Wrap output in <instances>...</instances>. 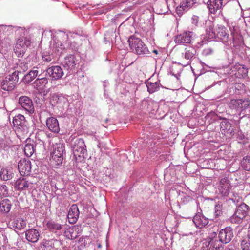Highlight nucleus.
<instances>
[{"mask_svg": "<svg viewBox=\"0 0 250 250\" xmlns=\"http://www.w3.org/2000/svg\"><path fill=\"white\" fill-rule=\"evenodd\" d=\"M220 119H225V118H224V117H220Z\"/></svg>", "mask_w": 250, "mask_h": 250, "instance_id": "obj_63", "label": "nucleus"}, {"mask_svg": "<svg viewBox=\"0 0 250 250\" xmlns=\"http://www.w3.org/2000/svg\"><path fill=\"white\" fill-rule=\"evenodd\" d=\"M47 83L48 79L44 77L36 79L33 83V86L37 90H42Z\"/></svg>", "mask_w": 250, "mask_h": 250, "instance_id": "obj_25", "label": "nucleus"}, {"mask_svg": "<svg viewBox=\"0 0 250 250\" xmlns=\"http://www.w3.org/2000/svg\"><path fill=\"white\" fill-rule=\"evenodd\" d=\"M220 206H216L215 207V213L216 216L219 215V214H220Z\"/></svg>", "mask_w": 250, "mask_h": 250, "instance_id": "obj_49", "label": "nucleus"}, {"mask_svg": "<svg viewBox=\"0 0 250 250\" xmlns=\"http://www.w3.org/2000/svg\"><path fill=\"white\" fill-rule=\"evenodd\" d=\"M196 53V50L194 47L190 46H186L184 52L181 54L178 63L183 66L190 64L192 60L195 58Z\"/></svg>", "mask_w": 250, "mask_h": 250, "instance_id": "obj_4", "label": "nucleus"}, {"mask_svg": "<svg viewBox=\"0 0 250 250\" xmlns=\"http://www.w3.org/2000/svg\"><path fill=\"white\" fill-rule=\"evenodd\" d=\"M217 37L223 38L227 40L229 35L226 33V28L223 26H219L216 28Z\"/></svg>", "mask_w": 250, "mask_h": 250, "instance_id": "obj_34", "label": "nucleus"}, {"mask_svg": "<svg viewBox=\"0 0 250 250\" xmlns=\"http://www.w3.org/2000/svg\"><path fill=\"white\" fill-rule=\"evenodd\" d=\"M36 60V58L34 57H30L29 56L27 57L24 61L25 64H27V65L29 67H31L34 66V65L35 64V60Z\"/></svg>", "mask_w": 250, "mask_h": 250, "instance_id": "obj_43", "label": "nucleus"}, {"mask_svg": "<svg viewBox=\"0 0 250 250\" xmlns=\"http://www.w3.org/2000/svg\"><path fill=\"white\" fill-rule=\"evenodd\" d=\"M193 222L197 228H202L208 224V219L203 214L198 212L194 216Z\"/></svg>", "mask_w": 250, "mask_h": 250, "instance_id": "obj_17", "label": "nucleus"}, {"mask_svg": "<svg viewBox=\"0 0 250 250\" xmlns=\"http://www.w3.org/2000/svg\"><path fill=\"white\" fill-rule=\"evenodd\" d=\"M209 245L210 246L209 250H223V249L220 242L217 240H211Z\"/></svg>", "mask_w": 250, "mask_h": 250, "instance_id": "obj_35", "label": "nucleus"}, {"mask_svg": "<svg viewBox=\"0 0 250 250\" xmlns=\"http://www.w3.org/2000/svg\"><path fill=\"white\" fill-rule=\"evenodd\" d=\"M223 0H208L207 6L209 12L215 14L216 12L223 6Z\"/></svg>", "mask_w": 250, "mask_h": 250, "instance_id": "obj_18", "label": "nucleus"}, {"mask_svg": "<svg viewBox=\"0 0 250 250\" xmlns=\"http://www.w3.org/2000/svg\"><path fill=\"white\" fill-rule=\"evenodd\" d=\"M47 228L51 231L56 232L58 230H61L63 225L54 221H49L47 224Z\"/></svg>", "mask_w": 250, "mask_h": 250, "instance_id": "obj_32", "label": "nucleus"}, {"mask_svg": "<svg viewBox=\"0 0 250 250\" xmlns=\"http://www.w3.org/2000/svg\"><path fill=\"white\" fill-rule=\"evenodd\" d=\"M19 71H15L8 75L1 83V88L5 91H11L15 87L19 80Z\"/></svg>", "mask_w": 250, "mask_h": 250, "instance_id": "obj_5", "label": "nucleus"}, {"mask_svg": "<svg viewBox=\"0 0 250 250\" xmlns=\"http://www.w3.org/2000/svg\"><path fill=\"white\" fill-rule=\"evenodd\" d=\"M8 194L7 188L6 185L0 186V195L1 196H6Z\"/></svg>", "mask_w": 250, "mask_h": 250, "instance_id": "obj_45", "label": "nucleus"}, {"mask_svg": "<svg viewBox=\"0 0 250 250\" xmlns=\"http://www.w3.org/2000/svg\"><path fill=\"white\" fill-rule=\"evenodd\" d=\"M1 178L5 181L11 179L12 177V173L9 172L7 168H2L0 171Z\"/></svg>", "mask_w": 250, "mask_h": 250, "instance_id": "obj_38", "label": "nucleus"}, {"mask_svg": "<svg viewBox=\"0 0 250 250\" xmlns=\"http://www.w3.org/2000/svg\"><path fill=\"white\" fill-rule=\"evenodd\" d=\"M234 94L236 95L243 96L247 92V87L243 83H236L232 87Z\"/></svg>", "mask_w": 250, "mask_h": 250, "instance_id": "obj_21", "label": "nucleus"}, {"mask_svg": "<svg viewBox=\"0 0 250 250\" xmlns=\"http://www.w3.org/2000/svg\"><path fill=\"white\" fill-rule=\"evenodd\" d=\"M35 143L30 138L26 139L24 151L25 155L28 157H31L35 152Z\"/></svg>", "mask_w": 250, "mask_h": 250, "instance_id": "obj_19", "label": "nucleus"}, {"mask_svg": "<svg viewBox=\"0 0 250 250\" xmlns=\"http://www.w3.org/2000/svg\"><path fill=\"white\" fill-rule=\"evenodd\" d=\"M231 127V124L226 120L222 121L220 124V128L225 132H228L230 130Z\"/></svg>", "mask_w": 250, "mask_h": 250, "instance_id": "obj_41", "label": "nucleus"}, {"mask_svg": "<svg viewBox=\"0 0 250 250\" xmlns=\"http://www.w3.org/2000/svg\"><path fill=\"white\" fill-rule=\"evenodd\" d=\"M31 43L30 37L21 36L16 40L14 47V51L18 57H21L25 54L27 48Z\"/></svg>", "mask_w": 250, "mask_h": 250, "instance_id": "obj_3", "label": "nucleus"}, {"mask_svg": "<svg viewBox=\"0 0 250 250\" xmlns=\"http://www.w3.org/2000/svg\"><path fill=\"white\" fill-rule=\"evenodd\" d=\"M206 33L208 35V38L209 39L214 38V33H213V30H214V23L210 20L206 21Z\"/></svg>", "mask_w": 250, "mask_h": 250, "instance_id": "obj_29", "label": "nucleus"}, {"mask_svg": "<svg viewBox=\"0 0 250 250\" xmlns=\"http://www.w3.org/2000/svg\"><path fill=\"white\" fill-rule=\"evenodd\" d=\"M146 85L147 88V91L149 93H153L158 91L160 88L159 83L157 82L151 83L148 82Z\"/></svg>", "mask_w": 250, "mask_h": 250, "instance_id": "obj_36", "label": "nucleus"}, {"mask_svg": "<svg viewBox=\"0 0 250 250\" xmlns=\"http://www.w3.org/2000/svg\"><path fill=\"white\" fill-rule=\"evenodd\" d=\"M12 203L10 200L8 199H3L0 203V211L8 213L10 211Z\"/></svg>", "mask_w": 250, "mask_h": 250, "instance_id": "obj_26", "label": "nucleus"}, {"mask_svg": "<svg viewBox=\"0 0 250 250\" xmlns=\"http://www.w3.org/2000/svg\"><path fill=\"white\" fill-rule=\"evenodd\" d=\"M126 21H130V22H133L134 23V19L133 18H131L130 17H129V18H128L127 19H126Z\"/></svg>", "mask_w": 250, "mask_h": 250, "instance_id": "obj_51", "label": "nucleus"}, {"mask_svg": "<svg viewBox=\"0 0 250 250\" xmlns=\"http://www.w3.org/2000/svg\"><path fill=\"white\" fill-rule=\"evenodd\" d=\"M73 154L76 158L84 157L86 153V146L83 139H76L72 146Z\"/></svg>", "mask_w": 250, "mask_h": 250, "instance_id": "obj_6", "label": "nucleus"}, {"mask_svg": "<svg viewBox=\"0 0 250 250\" xmlns=\"http://www.w3.org/2000/svg\"><path fill=\"white\" fill-rule=\"evenodd\" d=\"M241 165L243 168L247 171L250 170V156H246L241 161Z\"/></svg>", "mask_w": 250, "mask_h": 250, "instance_id": "obj_39", "label": "nucleus"}, {"mask_svg": "<svg viewBox=\"0 0 250 250\" xmlns=\"http://www.w3.org/2000/svg\"><path fill=\"white\" fill-rule=\"evenodd\" d=\"M196 0H186L181 2L180 5L176 8V12L177 14L181 17L185 11H188L192 7L195 3Z\"/></svg>", "mask_w": 250, "mask_h": 250, "instance_id": "obj_14", "label": "nucleus"}, {"mask_svg": "<svg viewBox=\"0 0 250 250\" xmlns=\"http://www.w3.org/2000/svg\"><path fill=\"white\" fill-rule=\"evenodd\" d=\"M230 189L229 180L226 178H222L219 186V190L221 194L224 196H228L229 194Z\"/></svg>", "mask_w": 250, "mask_h": 250, "instance_id": "obj_16", "label": "nucleus"}, {"mask_svg": "<svg viewBox=\"0 0 250 250\" xmlns=\"http://www.w3.org/2000/svg\"><path fill=\"white\" fill-rule=\"evenodd\" d=\"M75 57L73 55H70L65 58L63 65L67 69H71L75 66Z\"/></svg>", "mask_w": 250, "mask_h": 250, "instance_id": "obj_30", "label": "nucleus"}, {"mask_svg": "<svg viewBox=\"0 0 250 250\" xmlns=\"http://www.w3.org/2000/svg\"><path fill=\"white\" fill-rule=\"evenodd\" d=\"M37 69V67H33V69L30 70L29 72L25 76L24 79L26 83H29L31 82L37 77L38 74V71Z\"/></svg>", "mask_w": 250, "mask_h": 250, "instance_id": "obj_31", "label": "nucleus"}, {"mask_svg": "<svg viewBox=\"0 0 250 250\" xmlns=\"http://www.w3.org/2000/svg\"><path fill=\"white\" fill-rule=\"evenodd\" d=\"M244 137V136L243 135H240L239 137V139H243Z\"/></svg>", "mask_w": 250, "mask_h": 250, "instance_id": "obj_57", "label": "nucleus"}, {"mask_svg": "<svg viewBox=\"0 0 250 250\" xmlns=\"http://www.w3.org/2000/svg\"><path fill=\"white\" fill-rule=\"evenodd\" d=\"M149 102H150L146 101H144L143 104H147Z\"/></svg>", "mask_w": 250, "mask_h": 250, "instance_id": "obj_58", "label": "nucleus"}, {"mask_svg": "<svg viewBox=\"0 0 250 250\" xmlns=\"http://www.w3.org/2000/svg\"><path fill=\"white\" fill-rule=\"evenodd\" d=\"M199 17L196 15H193L191 18V23L196 26H198Z\"/></svg>", "mask_w": 250, "mask_h": 250, "instance_id": "obj_46", "label": "nucleus"}, {"mask_svg": "<svg viewBox=\"0 0 250 250\" xmlns=\"http://www.w3.org/2000/svg\"><path fill=\"white\" fill-rule=\"evenodd\" d=\"M153 52H154V53H157V50H154L153 51Z\"/></svg>", "mask_w": 250, "mask_h": 250, "instance_id": "obj_61", "label": "nucleus"}, {"mask_svg": "<svg viewBox=\"0 0 250 250\" xmlns=\"http://www.w3.org/2000/svg\"><path fill=\"white\" fill-rule=\"evenodd\" d=\"M140 39L134 36H131L128 39L127 42L129 44L130 51L136 53V49Z\"/></svg>", "mask_w": 250, "mask_h": 250, "instance_id": "obj_24", "label": "nucleus"}, {"mask_svg": "<svg viewBox=\"0 0 250 250\" xmlns=\"http://www.w3.org/2000/svg\"><path fill=\"white\" fill-rule=\"evenodd\" d=\"M18 118H19V120L21 121V123H22V121H23L25 119V118L23 115L19 114L18 116H17Z\"/></svg>", "mask_w": 250, "mask_h": 250, "instance_id": "obj_50", "label": "nucleus"}, {"mask_svg": "<svg viewBox=\"0 0 250 250\" xmlns=\"http://www.w3.org/2000/svg\"><path fill=\"white\" fill-rule=\"evenodd\" d=\"M193 35V33L192 32H184L176 36L174 41L176 44L190 43Z\"/></svg>", "mask_w": 250, "mask_h": 250, "instance_id": "obj_12", "label": "nucleus"}, {"mask_svg": "<svg viewBox=\"0 0 250 250\" xmlns=\"http://www.w3.org/2000/svg\"><path fill=\"white\" fill-rule=\"evenodd\" d=\"M248 69L243 65L235 64L232 67L230 74L234 75L237 78H244L248 75Z\"/></svg>", "mask_w": 250, "mask_h": 250, "instance_id": "obj_9", "label": "nucleus"}, {"mask_svg": "<svg viewBox=\"0 0 250 250\" xmlns=\"http://www.w3.org/2000/svg\"><path fill=\"white\" fill-rule=\"evenodd\" d=\"M62 100H64L63 98L60 97L58 94H53L50 100V103L53 108H61Z\"/></svg>", "mask_w": 250, "mask_h": 250, "instance_id": "obj_27", "label": "nucleus"}, {"mask_svg": "<svg viewBox=\"0 0 250 250\" xmlns=\"http://www.w3.org/2000/svg\"><path fill=\"white\" fill-rule=\"evenodd\" d=\"M213 33H214V38H216L217 37V34H216V28L215 29L214 28V30H213Z\"/></svg>", "mask_w": 250, "mask_h": 250, "instance_id": "obj_54", "label": "nucleus"}, {"mask_svg": "<svg viewBox=\"0 0 250 250\" xmlns=\"http://www.w3.org/2000/svg\"><path fill=\"white\" fill-rule=\"evenodd\" d=\"M26 238L30 242L35 243L39 239V232L36 229H30L26 232Z\"/></svg>", "mask_w": 250, "mask_h": 250, "instance_id": "obj_23", "label": "nucleus"}, {"mask_svg": "<svg viewBox=\"0 0 250 250\" xmlns=\"http://www.w3.org/2000/svg\"><path fill=\"white\" fill-rule=\"evenodd\" d=\"M19 103L24 109H28L32 108L34 109L33 104L32 100L28 97L23 96L20 97Z\"/></svg>", "mask_w": 250, "mask_h": 250, "instance_id": "obj_20", "label": "nucleus"}, {"mask_svg": "<svg viewBox=\"0 0 250 250\" xmlns=\"http://www.w3.org/2000/svg\"><path fill=\"white\" fill-rule=\"evenodd\" d=\"M20 66L23 71L27 70L29 68L27 64H25L24 61L21 63Z\"/></svg>", "mask_w": 250, "mask_h": 250, "instance_id": "obj_48", "label": "nucleus"}, {"mask_svg": "<svg viewBox=\"0 0 250 250\" xmlns=\"http://www.w3.org/2000/svg\"><path fill=\"white\" fill-rule=\"evenodd\" d=\"M231 34L232 35V36H233V39H234V34L233 33H231ZM234 41L233 40V42H234Z\"/></svg>", "mask_w": 250, "mask_h": 250, "instance_id": "obj_60", "label": "nucleus"}, {"mask_svg": "<svg viewBox=\"0 0 250 250\" xmlns=\"http://www.w3.org/2000/svg\"><path fill=\"white\" fill-rule=\"evenodd\" d=\"M101 244H99L98 245V248H101Z\"/></svg>", "mask_w": 250, "mask_h": 250, "instance_id": "obj_62", "label": "nucleus"}, {"mask_svg": "<svg viewBox=\"0 0 250 250\" xmlns=\"http://www.w3.org/2000/svg\"><path fill=\"white\" fill-rule=\"evenodd\" d=\"M204 52L206 54H208V53H210L211 52V50H209V49H207V50H204Z\"/></svg>", "mask_w": 250, "mask_h": 250, "instance_id": "obj_52", "label": "nucleus"}, {"mask_svg": "<svg viewBox=\"0 0 250 250\" xmlns=\"http://www.w3.org/2000/svg\"><path fill=\"white\" fill-rule=\"evenodd\" d=\"M40 247L41 248L42 250H45V248H46V246L44 245V244H42V245H41L40 246Z\"/></svg>", "mask_w": 250, "mask_h": 250, "instance_id": "obj_55", "label": "nucleus"}, {"mask_svg": "<svg viewBox=\"0 0 250 250\" xmlns=\"http://www.w3.org/2000/svg\"><path fill=\"white\" fill-rule=\"evenodd\" d=\"M241 248L242 250H250V233L248 234L247 239L242 241Z\"/></svg>", "mask_w": 250, "mask_h": 250, "instance_id": "obj_40", "label": "nucleus"}, {"mask_svg": "<svg viewBox=\"0 0 250 250\" xmlns=\"http://www.w3.org/2000/svg\"><path fill=\"white\" fill-rule=\"evenodd\" d=\"M34 183L28 178H19L15 182V188L18 191H29L34 188Z\"/></svg>", "mask_w": 250, "mask_h": 250, "instance_id": "obj_7", "label": "nucleus"}, {"mask_svg": "<svg viewBox=\"0 0 250 250\" xmlns=\"http://www.w3.org/2000/svg\"><path fill=\"white\" fill-rule=\"evenodd\" d=\"M136 49V53L138 54H147L149 51L146 46L140 40Z\"/></svg>", "mask_w": 250, "mask_h": 250, "instance_id": "obj_33", "label": "nucleus"}, {"mask_svg": "<svg viewBox=\"0 0 250 250\" xmlns=\"http://www.w3.org/2000/svg\"><path fill=\"white\" fill-rule=\"evenodd\" d=\"M249 147H250V146Z\"/></svg>", "mask_w": 250, "mask_h": 250, "instance_id": "obj_64", "label": "nucleus"}, {"mask_svg": "<svg viewBox=\"0 0 250 250\" xmlns=\"http://www.w3.org/2000/svg\"><path fill=\"white\" fill-rule=\"evenodd\" d=\"M46 72L54 80L60 79L63 75L62 69L59 66H51L47 69Z\"/></svg>", "mask_w": 250, "mask_h": 250, "instance_id": "obj_13", "label": "nucleus"}, {"mask_svg": "<svg viewBox=\"0 0 250 250\" xmlns=\"http://www.w3.org/2000/svg\"><path fill=\"white\" fill-rule=\"evenodd\" d=\"M46 125L53 132H58L60 130L58 120L55 118H48L46 121Z\"/></svg>", "mask_w": 250, "mask_h": 250, "instance_id": "obj_22", "label": "nucleus"}, {"mask_svg": "<svg viewBox=\"0 0 250 250\" xmlns=\"http://www.w3.org/2000/svg\"><path fill=\"white\" fill-rule=\"evenodd\" d=\"M64 152L65 145L63 143H57L53 146V150L50 159V163L52 167H58L62 164Z\"/></svg>", "mask_w": 250, "mask_h": 250, "instance_id": "obj_1", "label": "nucleus"}, {"mask_svg": "<svg viewBox=\"0 0 250 250\" xmlns=\"http://www.w3.org/2000/svg\"><path fill=\"white\" fill-rule=\"evenodd\" d=\"M18 168L21 175H28L31 169L30 161L26 159H21L18 163Z\"/></svg>", "mask_w": 250, "mask_h": 250, "instance_id": "obj_11", "label": "nucleus"}, {"mask_svg": "<svg viewBox=\"0 0 250 250\" xmlns=\"http://www.w3.org/2000/svg\"><path fill=\"white\" fill-rule=\"evenodd\" d=\"M228 106L231 109H246L250 107V101L248 98L232 99L228 103Z\"/></svg>", "mask_w": 250, "mask_h": 250, "instance_id": "obj_8", "label": "nucleus"}, {"mask_svg": "<svg viewBox=\"0 0 250 250\" xmlns=\"http://www.w3.org/2000/svg\"><path fill=\"white\" fill-rule=\"evenodd\" d=\"M55 50L58 51H62L64 48V45L62 41L57 40L54 44Z\"/></svg>", "mask_w": 250, "mask_h": 250, "instance_id": "obj_44", "label": "nucleus"}, {"mask_svg": "<svg viewBox=\"0 0 250 250\" xmlns=\"http://www.w3.org/2000/svg\"><path fill=\"white\" fill-rule=\"evenodd\" d=\"M218 240L220 243H228L229 242L233 237L232 229L229 227L222 229L219 233Z\"/></svg>", "mask_w": 250, "mask_h": 250, "instance_id": "obj_10", "label": "nucleus"}, {"mask_svg": "<svg viewBox=\"0 0 250 250\" xmlns=\"http://www.w3.org/2000/svg\"><path fill=\"white\" fill-rule=\"evenodd\" d=\"M13 123L14 125L16 126H21L22 124L21 121H20L19 118H18L17 116L14 118Z\"/></svg>", "mask_w": 250, "mask_h": 250, "instance_id": "obj_47", "label": "nucleus"}, {"mask_svg": "<svg viewBox=\"0 0 250 250\" xmlns=\"http://www.w3.org/2000/svg\"><path fill=\"white\" fill-rule=\"evenodd\" d=\"M42 60L46 62H50L53 59V55L47 52H43L42 54Z\"/></svg>", "mask_w": 250, "mask_h": 250, "instance_id": "obj_42", "label": "nucleus"}, {"mask_svg": "<svg viewBox=\"0 0 250 250\" xmlns=\"http://www.w3.org/2000/svg\"><path fill=\"white\" fill-rule=\"evenodd\" d=\"M13 227L19 230L24 228L26 226V221L21 218H18L15 222H13Z\"/></svg>", "mask_w": 250, "mask_h": 250, "instance_id": "obj_37", "label": "nucleus"}, {"mask_svg": "<svg viewBox=\"0 0 250 250\" xmlns=\"http://www.w3.org/2000/svg\"><path fill=\"white\" fill-rule=\"evenodd\" d=\"M130 27H131V30H130V31L131 33L133 32L134 31H135V28L133 26H132L131 25H130Z\"/></svg>", "mask_w": 250, "mask_h": 250, "instance_id": "obj_56", "label": "nucleus"}, {"mask_svg": "<svg viewBox=\"0 0 250 250\" xmlns=\"http://www.w3.org/2000/svg\"><path fill=\"white\" fill-rule=\"evenodd\" d=\"M225 250H233V249L232 246L230 247V246H229L226 248Z\"/></svg>", "mask_w": 250, "mask_h": 250, "instance_id": "obj_53", "label": "nucleus"}, {"mask_svg": "<svg viewBox=\"0 0 250 250\" xmlns=\"http://www.w3.org/2000/svg\"><path fill=\"white\" fill-rule=\"evenodd\" d=\"M79 216V210L76 204H73L69 209L67 219L70 224L75 223Z\"/></svg>", "mask_w": 250, "mask_h": 250, "instance_id": "obj_15", "label": "nucleus"}, {"mask_svg": "<svg viewBox=\"0 0 250 250\" xmlns=\"http://www.w3.org/2000/svg\"><path fill=\"white\" fill-rule=\"evenodd\" d=\"M249 208L248 205L243 203L239 205L234 213L230 218V221L232 223L240 224L244 220L250 221Z\"/></svg>", "mask_w": 250, "mask_h": 250, "instance_id": "obj_2", "label": "nucleus"}, {"mask_svg": "<svg viewBox=\"0 0 250 250\" xmlns=\"http://www.w3.org/2000/svg\"><path fill=\"white\" fill-rule=\"evenodd\" d=\"M29 113L32 114L34 113V110H27Z\"/></svg>", "mask_w": 250, "mask_h": 250, "instance_id": "obj_59", "label": "nucleus"}, {"mask_svg": "<svg viewBox=\"0 0 250 250\" xmlns=\"http://www.w3.org/2000/svg\"><path fill=\"white\" fill-rule=\"evenodd\" d=\"M159 104L161 108H168L169 109H175L179 107V104L173 101L165 102L161 101Z\"/></svg>", "mask_w": 250, "mask_h": 250, "instance_id": "obj_28", "label": "nucleus"}]
</instances>
